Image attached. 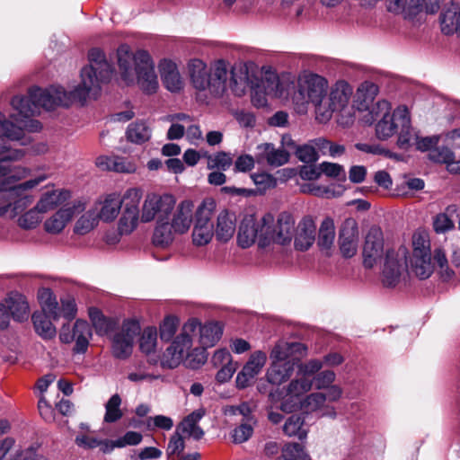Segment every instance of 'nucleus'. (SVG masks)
<instances>
[{
	"label": "nucleus",
	"instance_id": "1",
	"mask_svg": "<svg viewBox=\"0 0 460 460\" xmlns=\"http://www.w3.org/2000/svg\"><path fill=\"white\" fill-rule=\"evenodd\" d=\"M335 380L333 370L322 371V363L311 358L298 364L296 377L286 386L270 393L269 397L272 402L280 401L279 409L285 412L300 409L335 419L334 406L327 403L338 402L343 395L342 387L335 385Z\"/></svg>",
	"mask_w": 460,
	"mask_h": 460
},
{
	"label": "nucleus",
	"instance_id": "2",
	"mask_svg": "<svg viewBox=\"0 0 460 460\" xmlns=\"http://www.w3.org/2000/svg\"><path fill=\"white\" fill-rule=\"evenodd\" d=\"M117 65L122 84L137 85L148 95L157 93L158 76L155 63L147 51L139 49L133 53L129 46L120 45L117 49Z\"/></svg>",
	"mask_w": 460,
	"mask_h": 460
},
{
	"label": "nucleus",
	"instance_id": "3",
	"mask_svg": "<svg viewBox=\"0 0 460 460\" xmlns=\"http://www.w3.org/2000/svg\"><path fill=\"white\" fill-rule=\"evenodd\" d=\"M8 172V168L0 165V218L6 214L14 217L27 208L34 201L31 191L48 178L46 174H40L22 181L27 169L16 168L10 175Z\"/></svg>",
	"mask_w": 460,
	"mask_h": 460
},
{
	"label": "nucleus",
	"instance_id": "4",
	"mask_svg": "<svg viewBox=\"0 0 460 460\" xmlns=\"http://www.w3.org/2000/svg\"><path fill=\"white\" fill-rule=\"evenodd\" d=\"M413 252L411 259V270L420 279L431 276L437 264L440 273L445 278H450L453 271L448 269L447 259L441 249H436L433 256L430 251V242L426 232H416L412 235Z\"/></svg>",
	"mask_w": 460,
	"mask_h": 460
},
{
	"label": "nucleus",
	"instance_id": "5",
	"mask_svg": "<svg viewBox=\"0 0 460 460\" xmlns=\"http://www.w3.org/2000/svg\"><path fill=\"white\" fill-rule=\"evenodd\" d=\"M306 347L301 342L278 341L270 350V364L266 371L267 381L280 385L293 376L296 362L305 355Z\"/></svg>",
	"mask_w": 460,
	"mask_h": 460
},
{
	"label": "nucleus",
	"instance_id": "6",
	"mask_svg": "<svg viewBox=\"0 0 460 460\" xmlns=\"http://www.w3.org/2000/svg\"><path fill=\"white\" fill-rule=\"evenodd\" d=\"M228 64L219 59L211 67L200 59H192L188 65L192 87L205 96H219L226 90L228 77Z\"/></svg>",
	"mask_w": 460,
	"mask_h": 460
},
{
	"label": "nucleus",
	"instance_id": "7",
	"mask_svg": "<svg viewBox=\"0 0 460 460\" xmlns=\"http://www.w3.org/2000/svg\"><path fill=\"white\" fill-rule=\"evenodd\" d=\"M329 88L328 81L322 75L310 72L301 73L289 93L295 110L298 113H305L309 104L314 107L315 119L318 120L320 105Z\"/></svg>",
	"mask_w": 460,
	"mask_h": 460
},
{
	"label": "nucleus",
	"instance_id": "8",
	"mask_svg": "<svg viewBox=\"0 0 460 460\" xmlns=\"http://www.w3.org/2000/svg\"><path fill=\"white\" fill-rule=\"evenodd\" d=\"M392 106L386 100H379L363 120L371 125L375 121L376 135L380 140H385L394 136L399 128H406L410 122V112L406 106L401 105L391 113Z\"/></svg>",
	"mask_w": 460,
	"mask_h": 460
},
{
	"label": "nucleus",
	"instance_id": "9",
	"mask_svg": "<svg viewBox=\"0 0 460 460\" xmlns=\"http://www.w3.org/2000/svg\"><path fill=\"white\" fill-rule=\"evenodd\" d=\"M195 322H186L181 332L173 340L172 343L166 349L161 358V366L164 368L172 369L177 367L184 358L187 366L191 368H198L206 361L207 356L199 349H190L193 346L190 332H193Z\"/></svg>",
	"mask_w": 460,
	"mask_h": 460
},
{
	"label": "nucleus",
	"instance_id": "10",
	"mask_svg": "<svg viewBox=\"0 0 460 460\" xmlns=\"http://www.w3.org/2000/svg\"><path fill=\"white\" fill-rule=\"evenodd\" d=\"M353 94L352 86L344 80H339L328 88L324 95L323 104L320 105L318 121L328 122L334 113H341L339 123L342 126H349L353 122V114L347 111Z\"/></svg>",
	"mask_w": 460,
	"mask_h": 460
},
{
	"label": "nucleus",
	"instance_id": "11",
	"mask_svg": "<svg viewBox=\"0 0 460 460\" xmlns=\"http://www.w3.org/2000/svg\"><path fill=\"white\" fill-rule=\"evenodd\" d=\"M264 236L261 239L262 249L273 244L288 246L291 243L296 230L294 217L287 211L279 213L277 218L271 213L263 215Z\"/></svg>",
	"mask_w": 460,
	"mask_h": 460
},
{
	"label": "nucleus",
	"instance_id": "12",
	"mask_svg": "<svg viewBox=\"0 0 460 460\" xmlns=\"http://www.w3.org/2000/svg\"><path fill=\"white\" fill-rule=\"evenodd\" d=\"M175 205L176 198L171 193H148L142 203L140 221L150 223L170 219Z\"/></svg>",
	"mask_w": 460,
	"mask_h": 460
},
{
	"label": "nucleus",
	"instance_id": "13",
	"mask_svg": "<svg viewBox=\"0 0 460 460\" xmlns=\"http://www.w3.org/2000/svg\"><path fill=\"white\" fill-rule=\"evenodd\" d=\"M288 85V80L284 77L279 78L275 74L266 75L252 87V102L254 106L261 108L267 106L269 97L287 99L289 97V92L287 89Z\"/></svg>",
	"mask_w": 460,
	"mask_h": 460
},
{
	"label": "nucleus",
	"instance_id": "14",
	"mask_svg": "<svg viewBox=\"0 0 460 460\" xmlns=\"http://www.w3.org/2000/svg\"><path fill=\"white\" fill-rule=\"evenodd\" d=\"M141 327L137 320L127 319L111 338L112 355L119 359L128 358L133 352L135 339L140 334Z\"/></svg>",
	"mask_w": 460,
	"mask_h": 460
},
{
	"label": "nucleus",
	"instance_id": "15",
	"mask_svg": "<svg viewBox=\"0 0 460 460\" xmlns=\"http://www.w3.org/2000/svg\"><path fill=\"white\" fill-rule=\"evenodd\" d=\"M408 250L404 246L387 249L382 268V282L385 287L397 285L407 270Z\"/></svg>",
	"mask_w": 460,
	"mask_h": 460
},
{
	"label": "nucleus",
	"instance_id": "16",
	"mask_svg": "<svg viewBox=\"0 0 460 460\" xmlns=\"http://www.w3.org/2000/svg\"><path fill=\"white\" fill-rule=\"evenodd\" d=\"M141 198L142 190L139 188H129L125 191V204L118 222L119 235L129 234L137 227L141 214Z\"/></svg>",
	"mask_w": 460,
	"mask_h": 460
},
{
	"label": "nucleus",
	"instance_id": "17",
	"mask_svg": "<svg viewBox=\"0 0 460 460\" xmlns=\"http://www.w3.org/2000/svg\"><path fill=\"white\" fill-rule=\"evenodd\" d=\"M93 338V328L85 320L78 319L72 325L64 324L59 331V341L65 344L75 342L74 353L84 354L87 351Z\"/></svg>",
	"mask_w": 460,
	"mask_h": 460
},
{
	"label": "nucleus",
	"instance_id": "18",
	"mask_svg": "<svg viewBox=\"0 0 460 460\" xmlns=\"http://www.w3.org/2000/svg\"><path fill=\"white\" fill-rule=\"evenodd\" d=\"M263 216L257 219L254 215H245L239 226L237 232V243L242 248H248L257 242L262 249L261 239L264 234Z\"/></svg>",
	"mask_w": 460,
	"mask_h": 460
},
{
	"label": "nucleus",
	"instance_id": "19",
	"mask_svg": "<svg viewBox=\"0 0 460 460\" xmlns=\"http://www.w3.org/2000/svg\"><path fill=\"white\" fill-rule=\"evenodd\" d=\"M84 208V203L82 201H75L60 208L43 222L45 232L49 234L62 233L73 217L83 212Z\"/></svg>",
	"mask_w": 460,
	"mask_h": 460
},
{
	"label": "nucleus",
	"instance_id": "20",
	"mask_svg": "<svg viewBox=\"0 0 460 460\" xmlns=\"http://www.w3.org/2000/svg\"><path fill=\"white\" fill-rule=\"evenodd\" d=\"M187 322H195V328L193 332H190V338L193 340L194 337L198 338V342L201 346L205 353V349L215 346L223 335L224 326L218 322H208L202 324L198 319L191 318Z\"/></svg>",
	"mask_w": 460,
	"mask_h": 460
},
{
	"label": "nucleus",
	"instance_id": "21",
	"mask_svg": "<svg viewBox=\"0 0 460 460\" xmlns=\"http://www.w3.org/2000/svg\"><path fill=\"white\" fill-rule=\"evenodd\" d=\"M384 236L379 227H371L367 234L363 247V263L366 268H373L382 259Z\"/></svg>",
	"mask_w": 460,
	"mask_h": 460
},
{
	"label": "nucleus",
	"instance_id": "22",
	"mask_svg": "<svg viewBox=\"0 0 460 460\" xmlns=\"http://www.w3.org/2000/svg\"><path fill=\"white\" fill-rule=\"evenodd\" d=\"M267 362V355L262 350L252 352L241 371L237 374L236 386L243 389L251 385L255 377L261 372Z\"/></svg>",
	"mask_w": 460,
	"mask_h": 460
},
{
	"label": "nucleus",
	"instance_id": "23",
	"mask_svg": "<svg viewBox=\"0 0 460 460\" xmlns=\"http://www.w3.org/2000/svg\"><path fill=\"white\" fill-rule=\"evenodd\" d=\"M124 204L125 193L121 197L119 193L112 192L99 199L93 209L99 220L110 223L116 219Z\"/></svg>",
	"mask_w": 460,
	"mask_h": 460
},
{
	"label": "nucleus",
	"instance_id": "24",
	"mask_svg": "<svg viewBox=\"0 0 460 460\" xmlns=\"http://www.w3.org/2000/svg\"><path fill=\"white\" fill-rule=\"evenodd\" d=\"M340 249L344 257L351 258L358 251V228L357 221L349 217L344 220L340 230Z\"/></svg>",
	"mask_w": 460,
	"mask_h": 460
},
{
	"label": "nucleus",
	"instance_id": "25",
	"mask_svg": "<svg viewBox=\"0 0 460 460\" xmlns=\"http://www.w3.org/2000/svg\"><path fill=\"white\" fill-rule=\"evenodd\" d=\"M194 204L190 199L181 200L172 212L170 223L179 234L189 231L193 222Z\"/></svg>",
	"mask_w": 460,
	"mask_h": 460
},
{
	"label": "nucleus",
	"instance_id": "26",
	"mask_svg": "<svg viewBox=\"0 0 460 460\" xmlns=\"http://www.w3.org/2000/svg\"><path fill=\"white\" fill-rule=\"evenodd\" d=\"M158 68L162 83L169 92L179 93L183 89L184 82L174 62L164 59Z\"/></svg>",
	"mask_w": 460,
	"mask_h": 460
},
{
	"label": "nucleus",
	"instance_id": "27",
	"mask_svg": "<svg viewBox=\"0 0 460 460\" xmlns=\"http://www.w3.org/2000/svg\"><path fill=\"white\" fill-rule=\"evenodd\" d=\"M71 198L69 191L61 189H48L41 193L40 199L35 204L42 215L54 210Z\"/></svg>",
	"mask_w": 460,
	"mask_h": 460
},
{
	"label": "nucleus",
	"instance_id": "28",
	"mask_svg": "<svg viewBox=\"0 0 460 460\" xmlns=\"http://www.w3.org/2000/svg\"><path fill=\"white\" fill-rule=\"evenodd\" d=\"M379 93V87L371 81H364L357 88L354 107L360 111H368L376 105L374 101Z\"/></svg>",
	"mask_w": 460,
	"mask_h": 460
},
{
	"label": "nucleus",
	"instance_id": "29",
	"mask_svg": "<svg viewBox=\"0 0 460 460\" xmlns=\"http://www.w3.org/2000/svg\"><path fill=\"white\" fill-rule=\"evenodd\" d=\"M316 226L311 217H305L298 223L296 234H294V245L296 250L306 251L314 243Z\"/></svg>",
	"mask_w": 460,
	"mask_h": 460
},
{
	"label": "nucleus",
	"instance_id": "30",
	"mask_svg": "<svg viewBox=\"0 0 460 460\" xmlns=\"http://www.w3.org/2000/svg\"><path fill=\"white\" fill-rule=\"evenodd\" d=\"M256 158L259 163L266 161L271 166L285 164L289 158V152L283 148H276L272 144L258 145Z\"/></svg>",
	"mask_w": 460,
	"mask_h": 460
},
{
	"label": "nucleus",
	"instance_id": "31",
	"mask_svg": "<svg viewBox=\"0 0 460 460\" xmlns=\"http://www.w3.org/2000/svg\"><path fill=\"white\" fill-rule=\"evenodd\" d=\"M439 22L443 34L460 37V5L456 3L448 4L440 13Z\"/></svg>",
	"mask_w": 460,
	"mask_h": 460
},
{
	"label": "nucleus",
	"instance_id": "32",
	"mask_svg": "<svg viewBox=\"0 0 460 460\" xmlns=\"http://www.w3.org/2000/svg\"><path fill=\"white\" fill-rule=\"evenodd\" d=\"M236 231V217L234 213L227 210L221 211L217 219L215 234L222 243L231 240Z\"/></svg>",
	"mask_w": 460,
	"mask_h": 460
},
{
	"label": "nucleus",
	"instance_id": "33",
	"mask_svg": "<svg viewBox=\"0 0 460 460\" xmlns=\"http://www.w3.org/2000/svg\"><path fill=\"white\" fill-rule=\"evenodd\" d=\"M10 314V317L17 322L28 319L30 310L26 298L18 293L12 294L2 301Z\"/></svg>",
	"mask_w": 460,
	"mask_h": 460
},
{
	"label": "nucleus",
	"instance_id": "34",
	"mask_svg": "<svg viewBox=\"0 0 460 460\" xmlns=\"http://www.w3.org/2000/svg\"><path fill=\"white\" fill-rule=\"evenodd\" d=\"M178 232L172 227L170 219L155 222L152 241L153 243L161 248L168 247L174 241Z\"/></svg>",
	"mask_w": 460,
	"mask_h": 460
},
{
	"label": "nucleus",
	"instance_id": "35",
	"mask_svg": "<svg viewBox=\"0 0 460 460\" xmlns=\"http://www.w3.org/2000/svg\"><path fill=\"white\" fill-rule=\"evenodd\" d=\"M204 415L205 410L202 408L192 411L183 419L177 430H181L182 433L196 440L200 439L204 435V431L198 424Z\"/></svg>",
	"mask_w": 460,
	"mask_h": 460
},
{
	"label": "nucleus",
	"instance_id": "36",
	"mask_svg": "<svg viewBox=\"0 0 460 460\" xmlns=\"http://www.w3.org/2000/svg\"><path fill=\"white\" fill-rule=\"evenodd\" d=\"M31 204L32 202L14 217V218H17V226L23 230L35 229L42 222L43 215L36 209L35 206L27 209ZM5 217L13 219V217H11L9 214H6L4 217Z\"/></svg>",
	"mask_w": 460,
	"mask_h": 460
},
{
	"label": "nucleus",
	"instance_id": "37",
	"mask_svg": "<svg viewBox=\"0 0 460 460\" xmlns=\"http://www.w3.org/2000/svg\"><path fill=\"white\" fill-rule=\"evenodd\" d=\"M50 318L52 316L46 312H35L31 317L35 332L45 340L53 339L57 334Z\"/></svg>",
	"mask_w": 460,
	"mask_h": 460
},
{
	"label": "nucleus",
	"instance_id": "38",
	"mask_svg": "<svg viewBox=\"0 0 460 460\" xmlns=\"http://www.w3.org/2000/svg\"><path fill=\"white\" fill-rule=\"evenodd\" d=\"M387 10L391 13L412 15L422 11L421 0H385Z\"/></svg>",
	"mask_w": 460,
	"mask_h": 460
},
{
	"label": "nucleus",
	"instance_id": "39",
	"mask_svg": "<svg viewBox=\"0 0 460 460\" xmlns=\"http://www.w3.org/2000/svg\"><path fill=\"white\" fill-rule=\"evenodd\" d=\"M126 135L128 141L140 145L151 138L152 130L146 121H136L128 126Z\"/></svg>",
	"mask_w": 460,
	"mask_h": 460
},
{
	"label": "nucleus",
	"instance_id": "40",
	"mask_svg": "<svg viewBox=\"0 0 460 460\" xmlns=\"http://www.w3.org/2000/svg\"><path fill=\"white\" fill-rule=\"evenodd\" d=\"M38 298L42 308L40 312L49 313L53 320H57V315L59 314V305L52 290L48 288L39 289Z\"/></svg>",
	"mask_w": 460,
	"mask_h": 460
},
{
	"label": "nucleus",
	"instance_id": "41",
	"mask_svg": "<svg viewBox=\"0 0 460 460\" xmlns=\"http://www.w3.org/2000/svg\"><path fill=\"white\" fill-rule=\"evenodd\" d=\"M302 189L304 192L327 199L340 197L344 191L340 185L322 186L314 182L304 185Z\"/></svg>",
	"mask_w": 460,
	"mask_h": 460
},
{
	"label": "nucleus",
	"instance_id": "42",
	"mask_svg": "<svg viewBox=\"0 0 460 460\" xmlns=\"http://www.w3.org/2000/svg\"><path fill=\"white\" fill-rule=\"evenodd\" d=\"M284 433L288 437H296L304 440L307 437L308 430L305 428V420L299 415L290 416L284 424Z\"/></svg>",
	"mask_w": 460,
	"mask_h": 460
},
{
	"label": "nucleus",
	"instance_id": "43",
	"mask_svg": "<svg viewBox=\"0 0 460 460\" xmlns=\"http://www.w3.org/2000/svg\"><path fill=\"white\" fill-rule=\"evenodd\" d=\"M335 240V226L332 218H325L320 226L318 235V245L323 250H330Z\"/></svg>",
	"mask_w": 460,
	"mask_h": 460
},
{
	"label": "nucleus",
	"instance_id": "44",
	"mask_svg": "<svg viewBox=\"0 0 460 460\" xmlns=\"http://www.w3.org/2000/svg\"><path fill=\"white\" fill-rule=\"evenodd\" d=\"M142 435L137 431H128L124 436L119 438L115 441L105 443L102 448L103 453H110L115 447H124L126 446H136L142 441Z\"/></svg>",
	"mask_w": 460,
	"mask_h": 460
},
{
	"label": "nucleus",
	"instance_id": "45",
	"mask_svg": "<svg viewBox=\"0 0 460 460\" xmlns=\"http://www.w3.org/2000/svg\"><path fill=\"white\" fill-rule=\"evenodd\" d=\"M213 235V225L194 223L192 230V243L194 245H207L212 240Z\"/></svg>",
	"mask_w": 460,
	"mask_h": 460
},
{
	"label": "nucleus",
	"instance_id": "46",
	"mask_svg": "<svg viewBox=\"0 0 460 460\" xmlns=\"http://www.w3.org/2000/svg\"><path fill=\"white\" fill-rule=\"evenodd\" d=\"M99 219L93 209L86 211L76 221L74 232L76 234L84 235L91 232L97 225Z\"/></svg>",
	"mask_w": 460,
	"mask_h": 460
},
{
	"label": "nucleus",
	"instance_id": "47",
	"mask_svg": "<svg viewBox=\"0 0 460 460\" xmlns=\"http://www.w3.org/2000/svg\"><path fill=\"white\" fill-rule=\"evenodd\" d=\"M216 201L213 199H205L194 212V223L212 225L210 220L216 209Z\"/></svg>",
	"mask_w": 460,
	"mask_h": 460
},
{
	"label": "nucleus",
	"instance_id": "48",
	"mask_svg": "<svg viewBox=\"0 0 460 460\" xmlns=\"http://www.w3.org/2000/svg\"><path fill=\"white\" fill-rule=\"evenodd\" d=\"M278 460H310V456L304 446L293 442L283 447L281 456Z\"/></svg>",
	"mask_w": 460,
	"mask_h": 460
},
{
	"label": "nucleus",
	"instance_id": "49",
	"mask_svg": "<svg viewBox=\"0 0 460 460\" xmlns=\"http://www.w3.org/2000/svg\"><path fill=\"white\" fill-rule=\"evenodd\" d=\"M233 164V157L229 153L217 152L208 155L207 167L209 170L226 171Z\"/></svg>",
	"mask_w": 460,
	"mask_h": 460
},
{
	"label": "nucleus",
	"instance_id": "50",
	"mask_svg": "<svg viewBox=\"0 0 460 460\" xmlns=\"http://www.w3.org/2000/svg\"><path fill=\"white\" fill-rule=\"evenodd\" d=\"M127 378L132 383L152 382L158 378V376L153 375L147 371L144 363H139L130 367L127 374Z\"/></svg>",
	"mask_w": 460,
	"mask_h": 460
},
{
	"label": "nucleus",
	"instance_id": "51",
	"mask_svg": "<svg viewBox=\"0 0 460 460\" xmlns=\"http://www.w3.org/2000/svg\"><path fill=\"white\" fill-rule=\"evenodd\" d=\"M121 398L119 394H113L105 404L104 421L112 423L122 417L120 409Z\"/></svg>",
	"mask_w": 460,
	"mask_h": 460
},
{
	"label": "nucleus",
	"instance_id": "52",
	"mask_svg": "<svg viewBox=\"0 0 460 460\" xmlns=\"http://www.w3.org/2000/svg\"><path fill=\"white\" fill-rule=\"evenodd\" d=\"M255 424V418H250L247 420V421L242 420V423L232 432L234 442L240 444L247 441L253 433V426Z\"/></svg>",
	"mask_w": 460,
	"mask_h": 460
},
{
	"label": "nucleus",
	"instance_id": "53",
	"mask_svg": "<svg viewBox=\"0 0 460 460\" xmlns=\"http://www.w3.org/2000/svg\"><path fill=\"white\" fill-rule=\"evenodd\" d=\"M157 331L154 326H148L144 329L139 340V348L142 352L149 354L153 352L156 347Z\"/></svg>",
	"mask_w": 460,
	"mask_h": 460
},
{
	"label": "nucleus",
	"instance_id": "54",
	"mask_svg": "<svg viewBox=\"0 0 460 460\" xmlns=\"http://www.w3.org/2000/svg\"><path fill=\"white\" fill-rule=\"evenodd\" d=\"M429 158L436 163L447 164L448 172L449 165L453 163H457V161L455 160L454 153L447 146L436 147L430 150Z\"/></svg>",
	"mask_w": 460,
	"mask_h": 460
},
{
	"label": "nucleus",
	"instance_id": "55",
	"mask_svg": "<svg viewBox=\"0 0 460 460\" xmlns=\"http://www.w3.org/2000/svg\"><path fill=\"white\" fill-rule=\"evenodd\" d=\"M11 429L6 420H0V460H3L7 453L13 447L15 440L11 437L3 438Z\"/></svg>",
	"mask_w": 460,
	"mask_h": 460
},
{
	"label": "nucleus",
	"instance_id": "56",
	"mask_svg": "<svg viewBox=\"0 0 460 460\" xmlns=\"http://www.w3.org/2000/svg\"><path fill=\"white\" fill-rule=\"evenodd\" d=\"M178 325V317L174 315L166 316L160 324V338L163 341H170L175 334Z\"/></svg>",
	"mask_w": 460,
	"mask_h": 460
},
{
	"label": "nucleus",
	"instance_id": "57",
	"mask_svg": "<svg viewBox=\"0 0 460 460\" xmlns=\"http://www.w3.org/2000/svg\"><path fill=\"white\" fill-rule=\"evenodd\" d=\"M296 157L304 163H314L318 160L317 151L314 140L296 148Z\"/></svg>",
	"mask_w": 460,
	"mask_h": 460
},
{
	"label": "nucleus",
	"instance_id": "58",
	"mask_svg": "<svg viewBox=\"0 0 460 460\" xmlns=\"http://www.w3.org/2000/svg\"><path fill=\"white\" fill-rule=\"evenodd\" d=\"M89 317L98 334H102L108 330V322L102 313L96 307H90Z\"/></svg>",
	"mask_w": 460,
	"mask_h": 460
},
{
	"label": "nucleus",
	"instance_id": "59",
	"mask_svg": "<svg viewBox=\"0 0 460 460\" xmlns=\"http://www.w3.org/2000/svg\"><path fill=\"white\" fill-rule=\"evenodd\" d=\"M321 175L325 174L328 177L345 180L346 172L344 168L334 163L323 162L320 164Z\"/></svg>",
	"mask_w": 460,
	"mask_h": 460
},
{
	"label": "nucleus",
	"instance_id": "60",
	"mask_svg": "<svg viewBox=\"0 0 460 460\" xmlns=\"http://www.w3.org/2000/svg\"><path fill=\"white\" fill-rule=\"evenodd\" d=\"M173 426V421L170 417L164 415H156L146 420V427L150 430L160 429L170 430Z\"/></svg>",
	"mask_w": 460,
	"mask_h": 460
},
{
	"label": "nucleus",
	"instance_id": "61",
	"mask_svg": "<svg viewBox=\"0 0 460 460\" xmlns=\"http://www.w3.org/2000/svg\"><path fill=\"white\" fill-rule=\"evenodd\" d=\"M76 304L73 297H66L61 299V305H59V314L57 315V320L60 317L66 319H72L76 314Z\"/></svg>",
	"mask_w": 460,
	"mask_h": 460
},
{
	"label": "nucleus",
	"instance_id": "62",
	"mask_svg": "<svg viewBox=\"0 0 460 460\" xmlns=\"http://www.w3.org/2000/svg\"><path fill=\"white\" fill-rule=\"evenodd\" d=\"M185 447L184 440L178 430L171 437L166 453L169 456H180Z\"/></svg>",
	"mask_w": 460,
	"mask_h": 460
},
{
	"label": "nucleus",
	"instance_id": "63",
	"mask_svg": "<svg viewBox=\"0 0 460 460\" xmlns=\"http://www.w3.org/2000/svg\"><path fill=\"white\" fill-rule=\"evenodd\" d=\"M75 442L79 447H83L84 448H95L100 447L102 451L105 443H110L109 440H99L96 438L88 436V435H80L75 438Z\"/></svg>",
	"mask_w": 460,
	"mask_h": 460
},
{
	"label": "nucleus",
	"instance_id": "64",
	"mask_svg": "<svg viewBox=\"0 0 460 460\" xmlns=\"http://www.w3.org/2000/svg\"><path fill=\"white\" fill-rule=\"evenodd\" d=\"M137 170V165L131 160L123 157H115V161L113 164V172H122V173H132Z\"/></svg>",
	"mask_w": 460,
	"mask_h": 460
}]
</instances>
